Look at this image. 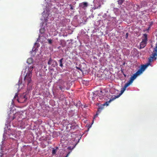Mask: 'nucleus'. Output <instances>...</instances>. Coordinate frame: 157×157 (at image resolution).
I'll use <instances>...</instances> for the list:
<instances>
[{
  "label": "nucleus",
  "mask_w": 157,
  "mask_h": 157,
  "mask_svg": "<svg viewBox=\"0 0 157 157\" xmlns=\"http://www.w3.org/2000/svg\"><path fill=\"white\" fill-rule=\"evenodd\" d=\"M147 65H143L141 66V68L139 69L132 76L130 79L126 83L123 88L121 90V93H123L124 91L125 90L126 88L128 87L133 82L134 80L137 77L141 74L143 72L145 69L147 67Z\"/></svg>",
  "instance_id": "1"
},
{
  "label": "nucleus",
  "mask_w": 157,
  "mask_h": 157,
  "mask_svg": "<svg viewBox=\"0 0 157 157\" xmlns=\"http://www.w3.org/2000/svg\"><path fill=\"white\" fill-rule=\"evenodd\" d=\"M28 68L26 67L24 73H26V75L24 78V80L25 82H27L29 85L31 82L32 77V71H33L34 67L32 66H29Z\"/></svg>",
  "instance_id": "2"
},
{
  "label": "nucleus",
  "mask_w": 157,
  "mask_h": 157,
  "mask_svg": "<svg viewBox=\"0 0 157 157\" xmlns=\"http://www.w3.org/2000/svg\"><path fill=\"white\" fill-rule=\"evenodd\" d=\"M157 57V43L152 53V56L149 58V60L150 63L153 61V59H156Z\"/></svg>",
  "instance_id": "3"
},
{
  "label": "nucleus",
  "mask_w": 157,
  "mask_h": 157,
  "mask_svg": "<svg viewBox=\"0 0 157 157\" xmlns=\"http://www.w3.org/2000/svg\"><path fill=\"white\" fill-rule=\"evenodd\" d=\"M144 38L142 39V42L140 43V49L144 48L146 45L147 39V35L146 34H144L143 35Z\"/></svg>",
  "instance_id": "4"
},
{
  "label": "nucleus",
  "mask_w": 157,
  "mask_h": 157,
  "mask_svg": "<svg viewBox=\"0 0 157 157\" xmlns=\"http://www.w3.org/2000/svg\"><path fill=\"white\" fill-rule=\"evenodd\" d=\"M48 64L49 65V67H50V66L51 65L52 67H55L56 65H57V63L55 60L52 59L51 57L49 58Z\"/></svg>",
  "instance_id": "5"
},
{
  "label": "nucleus",
  "mask_w": 157,
  "mask_h": 157,
  "mask_svg": "<svg viewBox=\"0 0 157 157\" xmlns=\"http://www.w3.org/2000/svg\"><path fill=\"white\" fill-rule=\"evenodd\" d=\"M27 99V97L26 96V95L23 94L17 99V101L19 102L24 103L26 101Z\"/></svg>",
  "instance_id": "6"
},
{
  "label": "nucleus",
  "mask_w": 157,
  "mask_h": 157,
  "mask_svg": "<svg viewBox=\"0 0 157 157\" xmlns=\"http://www.w3.org/2000/svg\"><path fill=\"white\" fill-rule=\"evenodd\" d=\"M123 93H121H121L119 95L117 96H115L114 97L112 98V99H110L108 101H106L105 103L102 105L103 107H104V106L106 105V106H108L109 105V103L115 99L116 98L119 97L121 94Z\"/></svg>",
  "instance_id": "7"
},
{
  "label": "nucleus",
  "mask_w": 157,
  "mask_h": 157,
  "mask_svg": "<svg viewBox=\"0 0 157 157\" xmlns=\"http://www.w3.org/2000/svg\"><path fill=\"white\" fill-rule=\"evenodd\" d=\"M151 3L150 0L142 1L141 2V7L147 6L148 3Z\"/></svg>",
  "instance_id": "8"
},
{
  "label": "nucleus",
  "mask_w": 157,
  "mask_h": 157,
  "mask_svg": "<svg viewBox=\"0 0 157 157\" xmlns=\"http://www.w3.org/2000/svg\"><path fill=\"white\" fill-rule=\"evenodd\" d=\"M103 108L104 107L102 106L98 108L97 112L96 113V114L94 116V118H95L96 117H97L98 115V113L101 111L103 109Z\"/></svg>",
  "instance_id": "9"
},
{
  "label": "nucleus",
  "mask_w": 157,
  "mask_h": 157,
  "mask_svg": "<svg viewBox=\"0 0 157 157\" xmlns=\"http://www.w3.org/2000/svg\"><path fill=\"white\" fill-rule=\"evenodd\" d=\"M59 87L60 90L63 92L66 89L67 90H68V89L67 88H66V86L64 85H59Z\"/></svg>",
  "instance_id": "10"
},
{
  "label": "nucleus",
  "mask_w": 157,
  "mask_h": 157,
  "mask_svg": "<svg viewBox=\"0 0 157 157\" xmlns=\"http://www.w3.org/2000/svg\"><path fill=\"white\" fill-rule=\"evenodd\" d=\"M88 6V4L87 2H83L81 4L80 6L82 8L86 7Z\"/></svg>",
  "instance_id": "11"
},
{
  "label": "nucleus",
  "mask_w": 157,
  "mask_h": 157,
  "mask_svg": "<svg viewBox=\"0 0 157 157\" xmlns=\"http://www.w3.org/2000/svg\"><path fill=\"white\" fill-rule=\"evenodd\" d=\"M27 63L29 64V65L31 64L33 62V59L31 58H29L27 59Z\"/></svg>",
  "instance_id": "12"
},
{
  "label": "nucleus",
  "mask_w": 157,
  "mask_h": 157,
  "mask_svg": "<svg viewBox=\"0 0 157 157\" xmlns=\"http://www.w3.org/2000/svg\"><path fill=\"white\" fill-rule=\"evenodd\" d=\"M59 82L60 84L59 85H63L65 83V81L62 79H59Z\"/></svg>",
  "instance_id": "13"
},
{
  "label": "nucleus",
  "mask_w": 157,
  "mask_h": 157,
  "mask_svg": "<svg viewBox=\"0 0 157 157\" xmlns=\"http://www.w3.org/2000/svg\"><path fill=\"white\" fill-rule=\"evenodd\" d=\"M74 105L77 107H80L81 106V102L80 101H78L77 103H74Z\"/></svg>",
  "instance_id": "14"
},
{
  "label": "nucleus",
  "mask_w": 157,
  "mask_h": 157,
  "mask_svg": "<svg viewBox=\"0 0 157 157\" xmlns=\"http://www.w3.org/2000/svg\"><path fill=\"white\" fill-rule=\"evenodd\" d=\"M63 59L61 58L59 61V66L62 67L63 66V64L62 63V61H63Z\"/></svg>",
  "instance_id": "15"
},
{
  "label": "nucleus",
  "mask_w": 157,
  "mask_h": 157,
  "mask_svg": "<svg viewBox=\"0 0 157 157\" xmlns=\"http://www.w3.org/2000/svg\"><path fill=\"white\" fill-rule=\"evenodd\" d=\"M124 0H119L118 1V3L119 5H121L124 2Z\"/></svg>",
  "instance_id": "16"
},
{
  "label": "nucleus",
  "mask_w": 157,
  "mask_h": 157,
  "mask_svg": "<svg viewBox=\"0 0 157 157\" xmlns=\"http://www.w3.org/2000/svg\"><path fill=\"white\" fill-rule=\"evenodd\" d=\"M153 24V22L152 21H151L149 22V25L148 29H149L151 27L152 25Z\"/></svg>",
  "instance_id": "17"
},
{
  "label": "nucleus",
  "mask_w": 157,
  "mask_h": 157,
  "mask_svg": "<svg viewBox=\"0 0 157 157\" xmlns=\"http://www.w3.org/2000/svg\"><path fill=\"white\" fill-rule=\"evenodd\" d=\"M56 153V150L54 148H53L52 150V154L53 155L55 154Z\"/></svg>",
  "instance_id": "18"
},
{
  "label": "nucleus",
  "mask_w": 157,
  "mask_h": 157,
  "mask_svg": "<svg viewBox=\"0 0 157 157\" xmlns=\"http://www.w3.org/2000/svg\"><path fill=\"white\" fill-rule=\"evenodd\" d=\"M48 41L49 44H51L52 43V40L51 39H48Z\"/></svg>",
  "instance_id": "19"
},
{
  "label": "nucleus",
  "mask_w": 157,
  "mask_h": 157,
  "mask_svg": "<svg viewBox=\"0 0 157 157\" xmlns=\"http://www.w3.org/2000/svg\"><path fill=\"white\" fill-rule=\"evenodd\" d=\"M57 132H53V136L54 137H56V135Z\"/></svg>",
  "instance_id": "20"
},
{
  "label": "nucleus",
  "mask_w": 157,
  "mask_h": 157,
  "mask_svg": "<svg viewBox=\"0 0 157 157\" xmlns=\"http://www.w3.org/2000/svg\"><path fill=\"white\" fill-rule=\"evenodd\" d=\"M70 9L71 10H73L74 9L72 6V5H71V4H70Z\"/></svg>",
  "instance_id": "21"
},
{
  "label": "nucleus",
  "mask_w": 157,
  "mask_h": 157,
  "mask_svg": "<svg viewBox=\"0 0 157 157\" xmlns=\"http://www.w3.org/2000/svg\"><path fill=\"white\" fill-rule=\"evenodd\" d=\"M121 72L122 73V74H123L124 73V70L123 69H121Z\"/></svg>",
  "instance_id": "22"
},
{
  "label": "nucleus",
  "mask_w": 157,
  "mask_h": 157,
  "mask_svg": "<svg viewBox=\"0 0 157 157\" xmlns=\"http://www.w3.org/2000/svg\"><path fill=\"white\" fill-rule=\"evenodd\" d=\"M18 96V94L17 93H16L15 94V96L14 97V98H16Z\"/></svg>",
  "instance_id": "23"
},
{
  "label": "nucleus",
  "mask_w": 157,
  "mask_h": 157,
  "mask_svg": "<svg viewBox=\"0 0 157 157\" xmlns=\"http://www.w3.org/2000/svg\"><path fill=\"white\" fill-rule=\"evenodd\" d=\"M36 49L35 48V49H34V48H33V49H32V51H36Z\"/></svg>",
  "instance_id": "24"
},
{
  "label": "nucleus",
  "mask_w": 157,
  "mask_h": 157,
  "mask_svg": "<svg viewBox=\"0 0 157 157\" xmlns=\"http://www.w3.org/2000/svg\"><path fill=\"white\" fill-rule=\"evenodd\" d=\"M68 149L69 150H70V149H71V147L70 146V147H68Z\"/></svg>",
  "instance_id": "25"
},
{
  "label": "nucleus",
  "mask_w": 157,
  "mask_h": 157,
  "mask_svg": "<svg viewBox=\"0 0 157 157\" xmlns=\"http://www.w3.org/2000/svg\"><path fill=\"white\" fill-rule=\"evenodd\" d=\"M69 153H68L67 154V155H66V157H67L68 156V155H69Z\"/></svg>",
  "instance_id": "26"
},
{
  "label": "nucleus",
  "mask_w": 157,
  "mask_h": 157,
  "mask_svg": "<svg viewBox=\"0 0 157 157\" xmlns=\"http://www.w3.org/2000/svg\"><path fill=\"white\" fill-rule=\"evenodd\" d=\"M123 74V75H124V77H126V75L124 73V74Z\"/></svg>",
  "instance_id": "27"
},
{
  "label": "nucleus",
  "mask_w": 157,
  "mask_h": 157,
  "mask_svg": "<svg viewBox=\"0 0 157 157\" xmlns=\"http://www.w3.org/2000/svg\"><path fill=\"white\" fill-rule=\"evenodd\" d=\"M128 33H126V36L127 38L128 37Z\"/></svg>",
  "instance_id": "28"
},
{
  "label": "nucleus",
  "mask_w": 157,
  "mask_h": 157,
  "mask_svg": "<svg viewBox=\"0 0 157 157\" xmlns=\"http://www.w3.org/2000/svg\"><path fill=\"white\" fill-rule=\"evenodd\" d=\"M100 92H101V93H102V91L101 90V91H100Z\"/></svg>",
  "instance_id": "29"
}]
</instances>
